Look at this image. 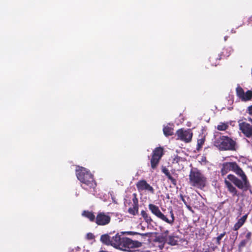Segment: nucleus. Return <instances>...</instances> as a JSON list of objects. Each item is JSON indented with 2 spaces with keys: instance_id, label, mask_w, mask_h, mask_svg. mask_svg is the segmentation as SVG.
Here are the masks:
<instances>
[{
  "instance_id": "obj_1",
  "label": "nucleus",
  "mask_w": 252,
  "mask_h": 252,
  "mask_svg": "<svg viewBox=\"0 0 252 252\" xmlns=\"http://www.w3.org/2000/svg\"><path fill=\"white\" fill-rule=\"evenodd\" d=\"M230 171L235 173L241 178V180L231 174L227 175L226 179L229 180L240 189L247 191L250 189L251 186L247 176L236 162H225L222 164L220 169L221 176L225 175Z\"/></svg>"
},
{
  "instance_id": "obj_2",
  "label": "nucleus",
  "mask_w": 252,
  "mask_h": 252,
  "mask_svg": "<svg viewBox=\"0 0 252 252\" xmlns=\"http://www.w3.org/2000/svg\"><path fill=\"white\" fill-rule=\"evenodd\" d=\"M76 175L77 179L82 183V188L89 190L94 189L96 183L94 179V175L86 168L79 167L76 170Z\"/></svg>"
},
{
  "instance_id": "obj_3",
  "label": "nucleus",
  "mask_w": 252,
  "mask_h": 252,
  "mask_svg": "<svg viewBox=\"0 0 252 252\" xmlns=\"http://www.w3.org/2000/svg\"><path fill=\"white\" fill-rule=\"evenodd\" d=\"M140 234L143 236H147V233H138L132 231L128 232H121L120 233H117L114 236L112 237H110L108 234H105L102 235L100 237V241L104 244L106 245H110L114 248L119 249L120 248V245L122 244V239H123V235L124 234Z\"/></svg>"
},
{
  "instance_id": "obj_4",
  "label": "nucleus",
  "mask_w": 252,
  "mask_h": 252,
  "mask_svg": "<svg viewBox=\"0 0 252 252\" xmlns=\"http://www.w3.org/2000/svg\"><path fill=\"white\" fill-rule=\"evenodd\" d=\"M189 183L191 187L202 189L207 184V178L197 168L190 170L189 175Z\"/></svg>"
},
{
  "instance_id": "obj_5",
  "label": "nucleus",
  "mask_w": 252,
  "mask_h": 252,
  "mask_svg": "<svg viewBox=\"0 0 252 252\" xmlns=\"http://www.w3.org/2000/svg\"><path fill=\"white\" fill-rule=\"evenodd\" d=\"M214 145L221 151H236V142L232 138L221 136L216 139Z\"/></svg>"
},
{
  "instance_id": "obj_6",
  "label": "nucleus",
  "mask_w": 252,
  "mask_h": 252,
  "mask_svg": "<svg viewBox=\"0 0 252 252\" xmlns=\"http://www.w3.org/2000/svg\"><path fill=\"white\" fill-rule=\"evenodd\" d=\"M148 208L152 213L156 216L158 218L164 222H166L170 225H172L174 224L175 221V217L172 209H171L169 212L171 218L169 219L160 211L159 207L158 206L153 204H149L148 205Z\"/></svg>"
},
{
  "instance_id": "obj_7",
  "label": "nucleus",
  "mask_w": 252,
  "mask_h": 252,
  "mask_svg": "<svg viewBox=\"0 0 252 252\" xmlns=\"http://www.w3.org/2000/svg\"><path fill=\"white\" fill-rule=\"evenodd\" d=\"M141 246V242L138 241H133L128 237L124 236L119 250L131 252V249L138 248Z\"/></svg>"
},
{
  "instance_id": "obj_8",
  "label": "nucleus",
  "mask_w": 252,
  "mask_h": 252,
  "mask_svg": "<svg viewBox=\"0 0 252 252\" xmlns=\"http://www.w3.org/2000/svg\"><path fill=\"white\" fill-rule=\"evenodd\" d=\"M164 155V150L161 147H157L152 152L150 159L151 166L152 169H156L162 157Z\"/></svg>"
},
{
  "instance_id": "obj_9",
  "label": "nucleus",
  "mask_w": 252,
  "mask_h": 252,
  "mask_svg": "<svg viewBox=\"0 0 252 252\" xmlns=\"http://www.w3.org/2000/svg\"><path fill=\"white\" fill-rule=\"evenodd\" d=\"M177 139L186 143L190 142L192 139L193 133L190 129H184L181 128L176 131Z\"/></svg>"
},
{
  "instance_id": "obj_10",
  "label": "nucleus",
  "mask_w": 252,
  "mask_h": 252,
  "mask_svg": "<svg viewBox=\"0 0 252 252\" xmlns=\"http://www.w3.org/2000/svg\"><path fill=\"white\" fill-rule=\"evenodd\" d=\"M237 96L242 101H248L252 98V91L248 90L245 93L244 90L240 86H238L236 89Z\"/></svg>"
},
{
  "instance_id": "obj_11",
  "label": "nucleus",
  "mask_w": 252,
  "mask_h": 252,
  "mask_svg": "<svg viewBox=\"0 0 252 252\" xmlns=\"http://www.w3.org/2000/svg\"><path fill=\"white\" fill-rule=\"evenodd\" d=\"M111 221V217L108 214L104 212H99L97 213L95 222L98 225H106L110 223Z\"/></svg>"
},
{
  "instance_id": "obj_12",
  "label": "nucleus",
  "mask_w": 252,
  "mask_h": 252,
  "mask_svg": "<svg viewBox=\"0 0 252 252\" xmlns=\"http://www.w3.org/2000/svg\"><path fill=\"white\" fill-rule=\"evenodd\" d=\"M136 186L139 191L147 190L151 193H154L155 190L154 188L145 180H141L137 182Z\"/></svg>"
},
{
  "instance_id": "obj_13",
  "label": "nucleus",
  "mask_w": 252,
  "mask_h": 252,
  "mask_svg": "<svg viewBox=\"0 0 252 252\" xmlns=\"http://www.w3.org/2000/svg\"><path fill=\"white\" fill-rule=\"evenodd\" d=\"M239 128L242 132L248 138L252 137V125L246 122L239 123Z\"/></svg>"
},
{
  "instance_id": "obj_14",
  "label": "nucleus",
  "mask_w": 252,
  "mask_h": 252,
  "mask_svg": "<svg viewBox=\"0 0 252 252\" xmlns=\"http://www.w3.org/2000/svg\"><path fill=\"white\" fill-rule=\"evenodd\" d=\"M133 198H132V207H129L128 209L127 212L128 213L132 215L133 216L136 215L138 213V209H139V205H138V199L137 197V194L136 193H133L132 194Z\"/></svg>"
},
{
  "instance_id": "obj_15",
  "label": "nucleus",
  "mask_w": 252,
  "mask_h": 252,
  "mask_svg": "<svg viewBox=\"0 0 252 252\" xmlns=\"http://www.w3.org/2000/svg\"><path fill=\"white\" fill-rule=\"evenodd\" d=\"M224 184L228 191L232 194L233 196H239L237 189L232 184V182L229 180L225 179Z\"/></svg>"
},
{
  "instance_id": "obj_16",
  "label": "nucleus",
  "mask_w": 252,
  "mask_h": 252,
  "mask_svg": "<svg viewBox=\"0 0 252 252\" xmlns=\"http://www.w3.org/2000/svg\"><path fill=\"white\" fill-rule=\"evenodd\" d=\"M167 239H166L162 236L158 235L155 237L154 240V242L155 243H158L157 247L159 248V250H162L166 243Z\"/></svg>"
},
{
  "instance_id": "obj_17",
  "label": "nucleus",
  "mask_w": 252,
  "mask_h": 252,
  "mask_svg": "<svg viewBox=\"0 0 252 252\" xmlns=\"http://www.w3.org/2000/svg\"><path fill=\"white\" fill-rule=\"evenodd\" d=\"M162 172L165 175V176L167 177L168 180H169L171 183L173 185H176L177 184V180L176 179L174 178L171 174H170L169 170L165 167L162 166L161 168Z\"/></svg>"
},
{
  "instance_id": "obj_18",
  "label": "nucleus",
  "mask_w": 252,
  "mask_h": 252,
  "mask_svg": "<svg viewBox=\"0 0 252 252\" xmlns=\"http://www.w3.org/2000/svg\"><path fill=\"white\" fill-rule=\"evenodd\" d=\"M248 216V214H246L238 220L233 226V230L237 231L243 225L247 219Z\"/></svg>"
},
{
  "instance_id": "obj_19",
  "label": "nucleus",
  "mask_w": 252,
  "mask_h": 252,
  "mask_svg": "<svg viewBox=\"0 0 252 252\" xmlns=\"http://www.w3.org/2000/svg\"><path fill=\"white\" fill-rule=\"evenodd\" d=\"M178 237L173 235H169L167 238L166 243L170 246H176L178 243Z\"/></svg>"
},
{
  "instance_id": "obj_20",
  "label": "nucleus",
  "mask_w": 252,
  "mask_h": 252,
  "mask_svg": "<svg viewBox=\"0 0 252 252\" xmlns=\"http://www.w3.org/2000/svg\"><path fill=\"white\" fill-rule=\"evenodd\" d=\"M82 216L87 218L92 222L95 221L96 217L93 212L84 210L82 213Z\"/></svg>"
},
{
  "instance_id": "obj_21",
  "label": "nucleus",
  "mask_w": 252,
  "mask_h": 252,
  "mask_svg": "<svg viewBox=\"0 0 252 252\" xmlns=\"http://www.w3.org/2000/svg\"><path fill=\"white\" fill-rule=\"evenodd\" d=\"M141 215L144 219L145 221L148 224H151L152 222L153 221V219H152L150 215L146 212V211L142 210L141 211Z\"/></svg>"
},
{
  "instance_id": "obj_22",
  "label": "nucleus",
  "mask_w": 252,
  "mask_h": 252,
  "mask_svg": "<svg viewBox=\"0 0 252 252\" xmlns=\"http://www.w3.org/2000/svg\"><path fill=\"white\" fill-rule=\"evenodd\" d=\"M163 131L164 134L166 136H171L173 134V128L170 126H164L163 127Z\"/></svg>"
},
{
  "instance_id": "obj_23",
  "label": "nucleus",
  "mask_w": 252,
  "mask_h": 252,
  "mask_svg": "<svg viewBox=\"0 0 252 252\" xmlns=\"http://www.w3.org/2000/svg\"><path fill=\"white\" fill-rule=\"evenodd\" d=\"M226 232L224 231L223 233L219 235L217 237L213 238V240L215 241V243L217 246L220 245L221 240L222 238L226 235Z\"/></svg>"
},
{
  "instance_id": "obj_24",
  "label": "nucleus",
  "mask_w": 252,
  "mask_h": 252,
  "mask_svg": "<svg viewBox=\"0 0 252 252\" xmlns=\"http://www.w3.org/2000/svg\"><path fill=\"white\" fill-rule=\"evenodd\" d=\"M251 243L246 239L242 240L238 245V249L239 250H241L245 247H246L248 244L251 245Z\"/></svg>"
},
{
  "instance_id": "obj_25",
  "label": "nucleus",
  "mask_w": 252,
  "mask_h": 252,
  "mask_svg": "<svg viewBox=\"0 0 252 252\" xmlns=\"http://www.w3.org/2000/svg\"><path fill=\"white\" fill-rule=\"evenodd\" d=\"M228 126L226 124L221 123L218 125L217 129L219 130H225L227 129Z\"/></svg>"
},
{
  "instance_id": "obj_26",
  "label": "nucleus",
  "mask_w": 252,
  "mask_h": 252,
  "mask_svg": "<svg viewBox=\"0 0 252 252\" xmlns=\"http://www.w3.org/2000/svg\"><path fill=\"white\" fill-rule=\"evenodd\" d=\"M205 141L204 138H201L197 140V149L199 150L203 145Z\"/></svg>"
},
{
  "instance_id": "obj_27",
  "label": "nucleus",
  "mask_w": 252,
  "mask_h": 252,
  "mask_svg": "<svg viewBox=\"0 0 252 252\" xmlns=\"http://www.w3.org/2000/svg\"><path fill=\"white\" fill-rule=\"evenodd\" d=\"M180 198L181 199V200L184 203V204L186 205V206L187 207V208L189 209V210H191V207L188 205V203L187 202H186V201L185 200V198H184V196L183 195V194H181L180 195Z\"/></svg>"
},
{
  "instance_id": "obj_28",
  "label": "nucleus",
  "mask_w": 252,
  "mask_h": 252,
  "mask_svg": "<svg viewBox=\"0 0 252 252\" xmlns=\"http://www.w3.org/2000/svg\"><path fill=\"white\" fill-rule=\"evenodd\" d=\"M252 233L250 231L248 232L245 236V239L249 241L251 243H252Z\"/></svg>"
},
{
  "instance_id": "obj_29",
  "label": "nucleus",
  "mask_w": 252,
  "mask_h": 252,
  "mask_svg": "<svg viewBox=\"0 0 252 252\" xmlns=\"http://www.w3.org/2000/svg\"><path fill=\"white\" fill-rule=\"evenodd\" d=\"M169 233V230H166L164 231L162 233H161L160 235V236H162L163 237H164L166 239H167V238L168 237V234Z\"/></svg>"
},
{
  "instance_id": "obj_30",
  "label": "nucleus",
  "mask_w": 252,
  "mask_h": 252,
  "mask_svg": "<svg viewBox=\"0 0 252 252\" xmlns=\"http://www.w3.org/2000/svg\"><path fill=\"white\" fill-rule=\"evenodd\" d=\"M180 158H181L179 156H178L177 155L175 157V158L173 159L172 163H178L180 161Z\"/></svg>"
},
{
  "instance_id": "obj_31",
  "label": "nucleus",
  "mask_w": 252,
  "mask_h": 252,
  "mask_svg": "<svg viewBox=\"0 0 252 252\" xmlns=\"http://www.w3.org/2000/svg\"><path fill=\"white\" fill-rule=\"evenodd\" d=\"M94 237V235L91 233H89L87 234V238L88 240H92Z\"/></svg>"
},
{
  "instance_id": "obj_32",
  "label": "nucleus",
  "mask_w": 252,
  "mask_h": 252,
  "mask_svg": "<svg viewBox=\"0 0 252 252\" xmlns=\"http://www.w3.org/2000/svg\"><path fill=\"white\" fill-rule=\"evenodd\" d=\"M247 112L250 115L252 116V105L248 107Z\"/></svg>"
},
{
  "instance_id": "obj_33",
  "label": "nucleus",
  "mask_w": 252,
  "mask_h": 252,
  "mask_svg": "<svg viewBox=\"0 0 252 252\" xmlns=\"http://www.w3.org/2000/svg\"><path fill=\"white\" fill-rule=\"evenodd\" d=\"M216 59V57H213V56L211 57L210 58V62L211 63H212V65L216 66V65H217V63H214L213 62V60H214V59Z\"/></svg>"
},
{
  "instance_id": "obj_34",
  "label": "nucleus",
  "mask_w": 252,
  "mask_h": 252,
  "mask_svg": "<svg viewBox=\"0 0 252 252\" xmlns=\"http://www.w3.org/2000/svg\"><path fill=\"white\" fill-rule=\"evenodd\" d=\"M124 203L126 206H130V204L131 203V200L126 199Z\"/></svg>"
},
{
  "instance_id": "obj_35",
  "label": "nucleus",
  "mask_w": 252,
  "mask_h": 252,
  "mask_svg": "<svg viewBox=\"0 0 252 252\" xmlns=\"http://www.w3.org/2000/svg\"><path fill=\"white\" fill-rule=\"evenodd\" d=\"M225 49H223V52H222V54L223 56L224 57H228V56L230 55V53H229L228 55H225V54H224V51H225Z\"/></svg>"
},
{
  "instance_id": "obj_36",
  "label": "nucleus",
  "mask_w": 252,
  "mask_h": 252,
  "mask_svg": "<svg viewBox=\"0 0 252 252\" xmlns=\"http://www.w3.org/2000/svg\"><path fill=\"white\" fill-rule=\"evenodd\" d=\"M99 252H108L105 251H99Z\"/></svg>"
},
{
  "instance_id": "obj_37",
  "label": "nucleus",
  "mask_w": 252,
  "mask_h": 252,
  "mask_svg": "<svg viewBox=\"0 0 252 252\" xmlns=\"http://www.w3.org/2000/svg\"><path fill=\"white\" fill-rule=\"evenodd\" d=\"M173 174L175 175H176V176L177 177V174L175 173V172H173Z\"/></svg>"
}]
</instances>
